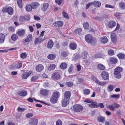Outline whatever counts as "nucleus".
I'll list each match as a JSON object with an SVG mask.
<instances>
[{
	"instance_id": "nucleus-1",
	"label": "nucleus",
	"mask_w": 125,
	"mask_h": 125,
	"mask_svg": "<svg viewBox=\"0 0 125 125\" xmlns=\"http://www.w3.org/2000/svg\"><path fill=\"white\" fill-rule=\"evenodd\" d=\"M60 94L58 92L56 91L54 92L51 97L50 101L51 103L54 104L57 102L58 98L59 97Z\"/></svg>"
},
{
	"instance_id": "nucleus-2",
	"label": "nucleus",
	"mask_w": 125,
	"mask_h": 125,
	"mask_svg": "<svg viewBox=\"0 0 125 125\" xmlns=\"http://www.w3.org/2000/svg\"><path fill=\"white\" fill-rule=\"evenodd\" d=\"M61 71H56L54 72L52 76V78L53 80H58L60 77V73Z\"/></svg>"
},
{
	"instance_id": "nucleus-3",
	"label": "nucleus",
	"mask_w": 125,
	"mask_h": 125,
	"mask_svg": "<svg viewBox=\"0 0 125 125\" xmlns=\"http://www.w3.org/2000/svg\"><path fill=\"white\" fill-rule=\"evenodd\" d=\"M73 109L75 112H80L83 109L82 106L80 104H75L73 106Z\"/></svg>"
},
{
	"instance_id": "nucleus-4",
	"label": "nucleus",
	"mask_w": 125,
	"mask_h": 125,
	"mask_svg": "<svg viewBox=\"0 0 125 125\" xmlns=\"http://www.w3.org/2000/svg\"><path fill=\"white\" fill-rule=\"evenodd\" d=\"M101 75L103 79L104 80H106L109 79V74L108 73L105 71L102 72Z\"/></svg>"
},
{
	"instance_id": "nucleus-5",
	"label": "nucleus",
	"mask_w": 125,
	"mask_h": 125,
	"mask_svg": "<svg viewBox=\"0 0 125 125\" xmlns=\"http://www.w3.org/2000/svg\"><path fill=\"white\" fill-rule=\"evenodd\" d=\"M38 123V120L34 118H32L29 121V124L30 125H37Z\"/></svg>"
},
{
	"instance_id": "nucleus-6",
	"label": "nucleus",
	"mask_w": 125,
	"mask_h": 125,
	"mask_svg": "<svg viewBox=\"0 0 125 125\" xmlns=\"http://www.w3.org/2000/svg\"><path fill=\"white\" fill-rule=\"evenodd\" d=\"M85 41L88 43L92 42L93 40L92 37L90 34H87L85 37Z\"/></svg>"
},
{
	"instance_id": "nucleus-7",
	"label": "nucleus",
	"mask_w": 125,
	"mask_h": 125,
	"mask_svg": "<svg viewBox=\"0 0 125 125\" xmlns=\"http://www.w3.org/2000/svg\"><path fill=\"white\" fill-rule=\"evenodd\" d=\"M69 100L64 98L62 102V105L63 107L66 106L69 103Z\"/></svg>"
},
{
	"instance_id": "nucleus-8",
	"label": "nucleus",
	"mask_w": 125,
	"mask_h": 125,
	"mask_svg": "<svg viewBox=\"0 0 125 125\" xmlns=\"http://www.w3.org/2000/svg\"><path fill=\"white\" fill-rule=\"evenodd\" d=\"M63 22L61 21H55L53 23L54 26L56 27H61L63 25Z\"/></svg>"
},
{
	"instance_id": "nucleus-9",
	"label": "nucleus",
	"mask_w": 125,
	"mask_h": 125,
	"mask_svg": "<svg viewBox=\"0 0 125 125\" xmlns=\"http://www.w3.org/2000/svg\"><path fill=\"white\" fill-rule=\"evenodd\" d=\"M25 31L23 29L18 30L17 32L16 33L20 36H23L25 34Z\"/></svg>"
},
{
	"instance_id": "nucleus-10",
	"label": "nucleus",
	"mask_w": 125,
	"mask_h": 125,
	"mask_svg": "<svg viewBox=\"0 0 125 125\" xmlns=\"http://www.w3.org/2000/svg\"><path fill=\"white\" fill-rule=\"evenodd\" d=\"M32 73L31 71H29L27 73H23L22 75V77L23 79H27V78Z\"/></svg>"
},
{
	"instance_id": "nucleus-11",
	"label": "nucleus",
	"mask_w": 125,
	"mask_h": 125,
	"mask_svg": "<svg viewBox=\"0 0 125 125\" xmlns=\"http://www.w3.org/2000/svg\"><path fill=\"white\" fill-rule=\"evenodd\" d=\"M27 94V92L25 90L20 91L18 93V94L19 95L23 97L25 96Z\"/></svg>"
},
{
	"instance_id": "nucleus-12",
	"label": "nucleus",
	"mask_w": 125,
	"mask_h": 125,
	"mask_svg": "<svg viewBox=\"0 0 125 125\" xmlns=\"http://www.w3.org/2000/svg\"><path fill=\"white\" fill-rule=\"evenodd\" d=\"M111 38L113 43H115L116 42L117 40V38L116 35L115 33H112L111 34Z\"/></svg>"
},
{
	"instance_id": "nucleus-13",
	"label": "nucleus",
	"mask_w": 125,
	"mask_h": 125,
	"mask_svg": "<svg viewBox=\"0 0 125 125\" xmlns=\"http://www.w3.org/2000/svg\"><path fill=\"white\" fill-rule=\"evenodd\" d=\"M94 80L96 83L101 86H103L106 84V82H100L95 78L94 79Z\"/></svg>"
},
{
	"instance_id": "nucleus-14",
	"label": "nucleus",
	"mask_w": 125,
	"mask_h": 125,
	"mask_svg": "<svg viewBox=\"0 0 125 125\" xmlns=\"http://www.w3.org/2000/svg\"><path fill=\"white\" fill-rule=\"evenodd\" d=\"M71 95V93L70 91H66L64 94V98L69 100Z\"/></svg>"
},
{
	"instance_id": "nucleus-15",
	"label": "nucleus",
	"mask_w": 125,
	"mask_h": 125,
	"mask_svg": "<svg viewBox=\"0 0 125 125\" xmlns=\"http://www.w3.org/2000/svg\"><path fill=\"white\" fill-rule=\"evenodd\" d=\"M43 69V66L42 64H39L36 66V70L38 72L42 71Z\"/></svg>"
},
{
	"instance_id": "nucleus-16",
	"label": "nucleus",
	"mask_w": 125,
	"mask_h": 125,
	"mask_svg": "<svg viewBox=\"0 0 125 125\" xmlns=\"http://www.w3.org/2000/svg\"><path fill=\"white\" fill-rule=\"evenodd\" d=\"M44 39H42L41 37L37 38H36L34 41V43L35 44H36L38 43H41L42 42Z\"/></svg>"
},
{
	"instance_id": "nucleus-17",
	"label": "nucleus",
	"mask_w": 125,
	"mask_h": 125,
	"mask_svg": "<svg viewBox=\"0 0 125 125\" xmlns=\"http://www.w3.org/2000/svg\"><path fill=\"white\" fill-rule=\"evenodd\" d=\"M49 92H50L49 90L43 89L41 91L40 93L41 94L44 96H46L48 94Z\"/></svg>"
},
{
	"instance_id": "nucleus-18",
	"label": "nucleus",
	"mask_w": 125,
	"mask_h": 125,
	"mask_svg": "<svg viewBox=\"0 0 125 125\" xmlns=\"http://www.w3.org/2000/svg\"><path fill=\"white\" fill-rule=\"evenodd\" d=\"M110 62L113 64L116 63L118 61L117 59L116 58L114 57H111L110 59Z\"/></svg>"
},
{
	"instance_id": "nucleus-19",
	"label": "nucleus",
	"mask_w": 125,
	"mask_h": 125,
	"mask_svg": "<svg viewBox=\"0 0 125 125\" xmlns=\"http://www.w3.org/2000/svg\"><path fill=\"white\" fill-rule=\"evenodd\" d=\"M5 39V36L2 33L0 34V43H2L4 42Z\"/></svg>"
},
{
	"instance_id": "nucleus-20",
	"label": "nucleus",
	"mask_w": 125,
	"mask_h": 125,
	"mask_svg": "<svg viewBox=\"0 0 125 125\" xmlns=\"http://www.w3.org/2000/svg\"><path fill=\"white\" fill-rule=\"evenodd\" d=\"M116 24L115 21H111L109 22L108 26L110 28H113L115 26Z\"/></svg>"
},
{
	"instance_id": "nucleus-21",
	"label": "nucleus",
	"mask_w": 125,
	"mask_h": 125,
	"mask_svg": "<svg viewBox=\"0 0 125 125\" xmlns=\"http://www.w3.org/2000/svg\"><path fill=\"white\" fill-rule=\"evenodd\" d=\"M69 47L72 50H74L76 48L77 45L75 43H71L70 44Z\"/></svg>"
},
{
	"instance_id": "nucleus-22",
	"label": "nucleus",
	"mask_w": 125,
	"mask_h": 125,
	"mask_svg": "<svg viewBox=\"0 0 125 125\" xmlns=\"http://www.w3.org/2000/svg\"><path fill=\"white\" fill-rule=\"evenodd\" d=\"M119 8L121 9H125V3L123 2H120L119 3Z\"/></svg>"
},
{
	"instance_id": "nucleus-23",
	"label": "nucleus",
	"mask_w": 125,
	"mask_h": 125,
	"mask_svg": "<svg viewBox=\"0 0 125 125\" xmlns=\"http://www.w3.org/2000/svg\"><path fill=\"white\" fill-rule=\"evenodd\" d=\"M42 10L43 11H45L49 6V4L47 3H45L42 4Z\"/></svg>"
},
{
	"instance_id": "nucleus-24",
	"label": "nucleus",
	"mask_w": 125,
	"mask_h": 125,
	"mask_svg": "<svg viewBox=\"0 0 125 125\" xmlns=\"http://www.w3.org/2000/svg\"><path fill=\"white\" fill-rule=\"evenodd\" d=\"M92 2L94 6L96 7H100L101 6V3L98 1H95L94 2Z\"/></svg>"
},
{
	"instance_id": "nucleus-25",
	"label": "nucleus",
	"mask_w": 125,
	"mask_h": 125,
	"mask_svg": "<svg viewBox=\"0 0 125 125\" xmlns=\"http://www.w3.org/2000/svg\"><path fill=\"white\" fill-rule=\"evenodd\" d=\"M33 9H36L39 6V4L37 2H34L31 3Z\"/></svg>"
},
{
	"instance_id": "nucleus-26",
	"label": "nucleus",
	"mask_w": 125,
	"mask_h": 125,
	"mask_svg": "<svg viewBox=\"0 0 125 125\" xmlns=\"http://www.w3.org/2000/svg\"><path fill=\"white\" fill-rule=\"evenodd\" d=\"M117 56L120 59H125V54L124 53H119L117 54Z\"/></svg>"
},
{
	"instance_id": "nucleus-27",
	"label": "nucleus",
	"mask_w": 125,
	"mask_h": 125,
	"mask_svg": "<svg viewBox=\"0 0 125 125\" xmlns=\"http://www.w3.org/2000/svg\"><path fill=\"white\" fill-rule=\"evenodd\" d=\"M97 120L99 122L103 123L105 120V118L102 116H100L97 118Z\"/></svg>"
},
{
	"instance_id": "nucleus-28",
	"label": "nucleus",
	"mask_w": 125,
	"mask_h": 125,
	"mask_svg": "<svg viewBox=\"0 0 125 125\" xmlns=\"http://www.w3.org/2000/svg\"><path fill=\"white\" fill-rule=\"evenodd\" d=\"M18 37L17 35L15 34H13L11 36V39L13 41H15L18 39Z\"/></svg>"
},
{
	"instance_id": "nucleus-29",
	"label": "nucleus",
	"mask_w": 125,
	"mask_h": 125,
	"mask_svg": "<svg viewBox=\"0 0 125 125\" xmlns=\"http://www.w3.org/2000/svg\"><path fill=\"white\" fill-rule=\"evenodd\" d=\"M53 45V42L52 41H49L47 45V47L49 49L51 48Z\"/></svg>"
},
{
	"instance_id": "nucleus-30",
	"label": "nucleus",
	"mask_w": 125,
	"mask_h": 125,
	"mask_svg": "<svg viewBox=\"0 0 125 125\" xmlns=\"http://www.w3.org/2000/svg\"><path fill=\"white\" fill-rule=\"evenodd\" d=\"M114 74L115 77L118 79H120L121 77L120 73L114 72Z\"/></svg>"
},
{
	"instance_id": "nucleus-31",
	"label": "nucleus",
	"mask_w": 125,
	"mask_h": 125,
	"mask_svg": "<svg viewBox=\"0 0 125 125\" xmlns=\"http://www.w3.org/2000/svg\"><path fill=\"white\" fill-rule=\"evenodd\" d=\"M32 9L31 4H28L26 6V9L28 11H31Z\"/></svg>"
},
{
	"instance_id": "nucleus-32",
	"label": "nucleus",
	"mask_w": 125,
	"mask_h": 125,
	"mask_svg": "<svg viewBox=\"0 0 125 125\" xmlns=\"http://www.w3.org/2000/svg\"><path fill=\"white\" fill-rule=\"evenodd\" d=\"M55 65L53 64H50L48 67V69L50 70H53L55 68Z\"/></svg>"
},
{
	"instance_id": "nucleus-33",
	"label": "nucleus",
	"mask_w": 125,
	"mask_h": 125,
	"mask_svg": "<svg viewBox=\"0 0 125 125\" xmlns=\"http://www.w3.org/2000/svg\"><path fill=\"white\" fill-rule=\"evenodd\" d=\"M107 37L105 36L103 37H102L101 40V42L104 44H105L107 43Z\"/></svg>"
},
{
	"instance_id": "nucleus-34",
	"label": "nucleus",
	"mask_w": 125,
	"mask_h": 125,
	"mask_svg": "<svg viewBox=\"0 0 125 125\" xmlns=\"http://www.w3.org/2000/svg\"><path fill=\"white\" fill-rule=\"evenodd\" d=\"M47 57L50 60H53L55 58L56 55L54 54H50Z\"/></svg>"
},
{
	"instance_id": "nucleus-35",
	"label": "nucleus",
	"mask_w": 125,
	"mask_h": 125,
	"mask_svg": "<svg viewBox=\"0 0 125 125\" xmlns=\"http://www.w3.org/2000/svg\"><path fill=\"white\" fill-rule=\"evenodd\" d=\"M67 67V64L65 62L62 63L60 65L61 68L62 69H65Z\"/></svg>"
},
{
	"instance_id": "nucleus-36",
	"label": "nucleus",
	"mask_w": 125,
	"mask_h": 125,
	"mask_svg": "<svg viewBox=\"0 0 125 125\" xmlns=\"http://www.w3.org/2000/svg\"><path fill=\"white\" fill-rule=\"evenodd\" d=\"M32 36L31 34H30L28 35L26 38L25 40V41L26 42H29L32 38Z\"/></svg>"
},
{
	"instance_id": "nucleus-37",
	"label": "nucleus",
	"mask_w": 125,
	"mask_h": 125,
	"mask_svg": "<svg viewBox=\"0 0 125 125\" xmlns=\"http://www.w3.org/2000/svg\"><path fill=\"white\" fill-rule=\"evenodd\" d=\"M87 55V52L86 51H84L82 53L81 55V57L83 59L85 58Z\"/></svg>"
},
{
	"instance_id": "nucleus-38",
	"label": "nucleus",
	"mask_w": 125,
	"mask_h": 125,
	"mask_svg": "<svg viewBox=\"0 0 125 125\" xmlns=\"http://www.w3.org/2000/svg\"><path fill=\"white\" fill-rule=\"evenodd\" d=\"M114 88V87L113 85H110L108 86L107 90L109 92H110L112 91Z\"/></svg>"
},
{
	"instance_id": "nucleus-39",
	"label": "nucleus",
	"mask_w": 125,
	"mask_h": 125,
	"mask_svg": "<svg viewBox=\"0 0 125 125\" xmlns=\"http://www.w3.org/2000/svg\"><path fill=\"white\" fill-rule=\"evenodd\" d=\"M97 67L98 69L101 70H104L105 68V67L101 64H98L97 66Z\"/></svg>"
},
{
	"instance_id": "nucleus-40",
	"label": "nucleus",
	"mask_w": 125,
	"mask_h": 125,
	"mask_svg": "<svg viewBox=\"0 0 125 125\" xmlns=\"http://www.w3.org/2000/svg\"><path fill=\"white\" fill-rule=\"evenodd\" d=\"M123 69L120 67H118L115 68L114 69V71L119 73H121Z\"/></svg>"
},
{
	"instance_id": "nucleus-41",
	"label": "nucleus",
	"mask_w": 125,
	"mask_h": 125,
	"mask_svg": "<svg viewBox=\"0 0 125 125\" xmlns=\"http://www.w3.org/2000/svg\"><path fill=\"white\" fill-rule=\"evenodd\" d=\"M13 9L12 7H8L7 12L9 14H12L13 13Z\"/></svg>"
},
{
	"instance_id": "nucleus-42",
	"label": "nucleus",
	"mask_w": 125,
	"mask_h": 125,
	"mask_svg": "<svg viewBox=\"0 0 125 125\" xmlns=\"http://www.w3.org/2000/svg\"><path fill=\"white\" fill-rule=\"evenodd\" d=\"M82 32V29L81 28H79L76 29L75 30V32L77 34L80 35Z\"/></svg>"
},
{
	"instance_id": "nucleus-43",
	"label": "nucleus",
	"mask_w": 125,
	"mask_h": 125,
	"mask_svg": "<svg viewBox=\"0 0 125 125\" xmlns=\"http://www.w3.org/2000/svg\"><path fill=\"white\" fill-rule=\"evenodd\" d=\"M97 104V103L95 102H91V104H89V106L90 107L92 108H95L96 107Z\"/></svg>"
},
{
	"instance_id": "nucleus-44",
	"label": "nucleus",
	"mask_w": 125,
	"mask_h": 125,
	"mask_svg": "<svg viewBox=\"0 0 125 125\" xmlns=\"http://www.w3.org/2000/svg\"><path fill=\"white\" fill-rule=\"evenodd\" d=\"M38 78V75L35 76H33L32 77L31 79V81L34 82L35 81L37 80Z\"/></svg>"
},
{
	"instance_id": "nucleus-45",
	"label": "nucleus",
	"mask_w": 125,
	"mask_h": 125,
	"mask_svg": "<svg viewBox=\"0 0 125 125\" xmlns=\"http://www.w3.org/2000/svg\"><path fill=\"white\" fill-rule=\"evenodd\" d=\"M108 53L109 55L112 56L114 54V51L113 50L110 49L108 50Z\"/></svg>"
},
{
	"instance_id": "nucleus-46",
	"label": "nucleus",
	"mask_w": 125,
	"mask_h": 125,
	"mask_svg": "<svg viewBox=\"0 0 125 125\" xmlns=\"http://www.w3.org/2000/svg\"><path fill=\"white\" fill-rule=\"evenodd\" d=\"M17 3L19 6L20 8L22 7V2L21 0H17Z\"/></svg>"
},
{
	"instance_id": "nucleus-47",
	"label": "nucleus",
	"mask_w": 125,
	"mask_h": 125,
	"mask_svg": "<svg viewBox=\"0 0 125 125\" xmlns=\"http://www.w3.org/2000/svg\"><path fill=\"white\" fill-rule=\"evenodd\" d=\"M83 27L85 30L87 29L89 27V25L88 22H85L84 23Z\"/></svg>"
},
{
	"instance_id": "nucleus-48",
	"label": "nucleus",
	"mask_w": 125,
	"mask_h": 125,
	"mask_svg": "<svg viewBox=\"0 0 125 125\" xmlns=\"http://www.w3.org/2000/svg\"><path fill=\"white\" fill-rule=\"evenodd\" d=\"M62 14L64 17L67 19H69V17L67 14L66 13L64 10H63L62 12Z\"/></svg>"
},
{
	"instance_id": "nucleus-49",
	"label": "nucleus",
	"mask_w": 125,
	"mask_h": 125,
	"mask_svg": "<svg viewBox=\"0 0 125 125\" xmlns=\"http://www.w3.org/2000/svg\"><path fill=\"white\" fill-rule=\"evenodd\" d=\"M99 107L101 108H103L104 107V106L103 104L102 103H100V104H97V105L96 106V107L97 108Z\"/></svg>"
},
{
	"instance_id": "nucleus-50",
	"label": "nucleus",
	"mask_w": 125,
	"mask_h": 125,
	"mask_svg": "<svg viewBox=\"0 0 125 125\" xmlns=\"http://www.w3.org/2000/svg\"><path fill=\"white\" fill-rule=\"evenodd\" d=\"M111 97L112 98L118 99L120 97L119 94H113L111 95Z\"/></svg>"
},
{
	"instance_id": "nucleus-51",
	"label": "nucleus",
	"mask_w": 125,
	"mask_h": 125,
	"mask_svg": "<svg viewBox=\"0 0 125 125\" xmlns=\"http://www.w3.org/2000/svg\"><path fill=\"white\" fill-rule=\"evenodd\" d=\"M121 14V13L117 12L115 14V17L117 19H119L120 18Z\"/></svg>"
},
{
	"instance_id": "nucleus-52",
	"label": "nucleus",
	"mask_w": 125,
	"mask_h": 125,
	"mask_svg": "<svg viewBox=\"0 0 125 125\" xmlns=\"http://www.w3.org/2000/svg\"><path fill=\"white\" fill-rule=\"evenodd\" d=\"M83 92L84 94L87 95L90 93V91L89 89H87L84 90Z\"/></svg>"
},
{
	"instance_id": "nucleus-53",
	"label": "nucleus",
	"mask_w": 125,
	"mask_h": 125,
	"mask_svg": "<svg viewBox=\"0 0 125 125\" xmlns=\"http://www.w3.org/2000/svg\"><path fill=\"white\" fill-rule=\"evenodd\" d=\"M61 56L63 57H65L67 55V53L65 52H62L61 53Z\"/></svg>"
},
{
	"instance_id": "nucleus-54",
	"label": "nucleus",
	"mask_w": 125,
	"mask_h": 125,
	"mask_svg": "<svg viewBox=\"0 0 125 125\" xmlns=\"http://www.w3.org/2000/svg\"><path fill=\"white\" fill-rule=\"evenodd\" d=\"M56 125H62V122L61 120H58L56 122Z\"/></svg>"
},
{
	"instance_id": "nucleus-55",
	"label": "nucleus",
	"mask_w": 125,
	"mask_h": 125,
	"mask_svg": "<svg viewBox=\"0 0 125 125\" xmlns=\"http://www.w3.org/2000/svg\"><path fill=\"white\" fill-rule=\"evenodd\" d=\"M108 108L112 111H114L115 109V108L113 104L108 106Z\"/></svg>"
},
{
	"instance_id": "nucleus-56",
	"label": "nucleus",
	"mask_w": 125,
	"mask_h": 125,
	"mask_svg": "<svg viewBox=\"0 0 125 125\" xmlns=\"http://www.w3.org/2000/svg\"><path fill=\"white\" fill-rule=\"evenodd\" d=\"M33 116V114L31 113H28L26 115V116L27 118H29Z\"/></svg>"
},
{
	"instance_id": "nucleus-57",
	"label": "nucleus",
	"mask_w": 125,
	"mask_h": 125,
	"mask_svg": "<svg viewBox=\"0 0 125 125\" xmlns=\"http://www.w3.org/2000/svg\"><path fill=\"white\" fill-rule=\"evenodd\" d=\"M22 63H19L16 65V68H20L22 67Z\"/></svg>"
},
{
	"instance_id": "nucleus-58",
	"label": "nucleus",
	"mask_w": 125,
	"mask_h": 125,
	"mask_svg": "<svg viewBox=\"0 0 125 125\" xmlns=\"http://www.w3.org/2000/svg\"><path fill=\"white\" fill-rule=\"evenodd\" d=\"M96 58H101L102 57V55L100 53H98L95 55Z\"/></svg>"
},
{
	"instance_id": "nucleus-59",
	"label": "nucleus",
	"mask_w": 125,
	"mask_h": 125,
	"mask_svg": "<svg viewBox=\"0 0 125 125\" xmlns=\"http://www.w3.org/2000/svg\"><path fill=\"white\" fill-rule=\"evenodd\" d=\"M27 56V54L25 53H23L21 55V56L22 58H25Z\"/></svg>"
},
{
	"instance_id": "nucleus-60",
	"label": "nucleus",
	"mask_w": 125,
	"mask_h": 125,
	"mask_svg": "<svg viewBox=\"0 0 125 125\" xmlns=\"http://www.w3.org/2000/svg\"><path fill=\"white\" fill-rule=\"evenodd\" d=\"M105 7L106 8H109L111 9H114L115 7L112 5H111L109 4H106L105 5Z\"/></svg>"
},
{
	"instance_id": "nucleus-61",
	"label": "nucleus",
	"mask_w": 125,
	"mask_h": 125,
	"mask_svg": "<svg viewBox=\"0 0 125 125\" xmlns=\"http://www.w3.org/2000/svg\"><path fill=\"white\" fill-rule=\"evenodd\" d=\"M73 66L71 65L69 68L68 71L70 73H71L73 71Z\"/></svg>"
},
{
	"instance_id": "nucleus-62",
	"label": "nucleus",
	"mask_w": 125,
	"mask_h": 125,
	"mask_svg": "<svg viewBox=\"0 0 125 125\" xmlns=\"http://www.w3.org/2000/svg\"><path fill=\"white\" fill-rule=\"evenodd\" d=\"M17 110L18 111L23 112L25 110V109L24 108H21L20 107H18L17 109Z\"/></svg>"
},
{
	"instance_id": "nucleus-63",
	"label": "nucleus",
	"mask_w": 125,
	"mask_h": 125,
	"mask_svg": "<svg viewBox=\"0 0 125 125\" xmlns=\"http://www.w3.org/2000/svg\"><path fill=\"white\" fill-rule=\"evenodd\" d=\"M66 85L69 87H71L73 85L72 83L71 82H69L67 83Z\"/></svg>"
},
{
	"instance_id": "nucleus-64",
	"label": "nucleus",
	"mask_w": 125,
	"mask_h": 125,
	"mask_svg": "<svg viewBox=\"0 0 125 125\" xmlns=\"http://www.w3.org/2000/svg\"><path fill=\"white\" fill-rule=\"evenodd\" d=\"M8 7H5L3 8L2 9V11L4 13H5L7 12H8Z\"/></svg>"
}]
</instances>
